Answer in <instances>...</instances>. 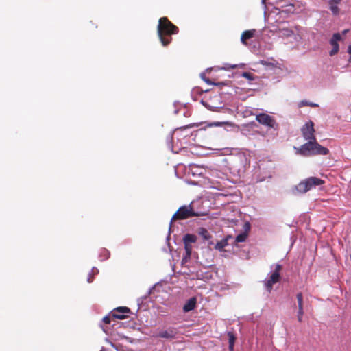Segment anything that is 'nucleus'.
I'll use <instances>...</instances> for the list:
<instances>
[{"instance_id":"12","label":"nucleus","mask_w":351,"mask_h":351,"mask_svg":"<svg viewBox=\"0 0 351 351\" xmlns=\"http://www.w3.org/2000/svg\"><path fill=\"white\" fill-rule=\"evenodd\" d=\"M177 335V330L175 328L170 327L167 330L160 331L158 337L164 339H173Z\"/></svg>"},{"instance_id":"8","label":"nucleus","mask_w":351,"mask_h":351,"mask_svg":"<svg viewBox=\"0 0 351 351\" xmlns=\"http://www.w3.org/2000/svg\"><path fill=\"white\" fill-rule=\"evenodd\" d=\"M308 141L307 143L301 145L300 147H294V149L297 150V153L300 154L302 156H308L311 154H313L315 141Z\"/></svg>"},{"instance_id":"7","label":"nucleus","mask_w":351,"mask_h":351,"mask_svg":"<svg viewBox=\"0 0 351 351\" xmlns=\"http://www.w3.org/2000/svg\"><path fill=\"white\" fill-rule=\"evenodd\" d=\"M222 125L221 122L219 121H213V122H203V123H191L180 128H178V129L180 130H185L188 128H192L193 127H199L201 126L199 128L200 130H205L207 128H211L214 126H221Z\"/></svg>"},{"instance_id":"32","label":"nucleus","mask_w":351,"mask_h":351,"mask_svg":"<svg viewBox=\"0 0 351 351\" xmlns=\"http://www.w3.org/2000/svg\"><path fill=\"white\" fill-rule=\"evenodd\" d=\"M303 314H304V310H303V308H302V309H298V321H299L300 322H302V320Z\"/></svg>"},{"instance_id":"36","label":"nucleus","mask_w":351,"mask_h":351,"mask_svg":"<svg viewBox=\"0 0 351 351\" xmlns=\"http://www.w3.org/2000/svg\"><path fill=\"white\" fill-rule=\"evenodd\" d=\"M92 271L94 272L95 274H96L99 273V269L97 267H93L92 268Z\"/></svg>"},{"instance_id":"10","label":"nucleus","mask_w":351,"mask_h":351,"mask_svg":"<svg viewBox=\"0 0 351 351\" xmlns=\"http://www.w3.org/2000/svg\"><path fill=\"white\" fill-rule=\"evenodd\" d=\"M341 39V36L340 35L339 33H335L332 35L331 39L330 40V44L332 47V49L329 52V55L330 56H333L334 55L337 53V52L339 51V46L338 44V41H339Z\"/></svg>"},{"instance_id":"23","label":"nucleus","mask_w":351,"mask_h":351,"mask_svg":"<svg viewBox=\"0 0 351 351\" xmlns=\"http://www.w3.org/2000/svg\"><path fill=\"white\" fill-rule=\"evenodd\" d=\"M248 234L247 232H241L234 239L235 242L241 243L245 241Z\"/></svg>"},{"instance_id":"13","label":"nucleus","mask_w":351,"mask_h":351,"mask_svg":"<svg viewBox=\"0 0 351 351\" xmlns=\"http://www.w3.org/2000/svg\"><path fill=\"white\" fill-rule=\"evenodd\" d=\"M184 254L183 255L181 263L182 265L186 264L190 259L192 254L193 247L191 244L184 243Z\"/></svg>"},{"instance_id":"40","label":"nucleus","mask_w":351,"mask_h":351,"mask_svg":"<svg viewBox=\"0 0 351 351\" xmlns=\"http://www.w3.org/2000/svg\"><path fill=\"white\" fill-rule=\"evenodd\" d=\"M175 114H178V110H176L175 112H174Z\"/></svg>"},{"instance_id":"21","label":"nucleus","mask_w":351,"mask_h":351,"mask_svg":"<svg viewBox=\"0 0 351 351\" xmlns=\"http://www.w3.org/2000/svg\"><path fill=\"white\" fill-rule=\"evenodd\" d=\"M109 257H110V252L107 249L102 248L99 250V258L101 261L107 260Z\"/></svg>"},{"instance_id":"37","label":"nucleus","mask_w":351,"mask_h":351,"mask_svg":"<svg viewBox=\"0 0 351 351\" xmlns=\"http://www.w3.org/2000/svg\"><path fill=\"white\" fill-rule=\"evenodd\" d=\"M234 345L228 344V350H229V351H234Z\"/></svg>"},{"instance_id":"2","label":"nucleus","mask_w":351,"mask_h":351,"mask_svg":"<svg viewBox=\"0 0 351 351\" xmlns=\"http://www.w3.org/2000/svg\"><path fill=\"white\" fill-rule=\"evenodd\" d=\"M199 216V213L195 212L192 208L191 203L189 205H184L180 206L178 210L172 216L169 222V234L167 237V241L169 240V235L171 232L173 221L176 219L183 220L192 217Z\"/></svg>"},{"instance_id":"4","label":"nucleus","mask_w":351,"mask_h":351,"mask_svg":"<svg viewBox=\"0 0 351 351\" xmlns=\"http://www.w3.org/2000/svg\"><path fill=\"white\" fill-rule=\"evenodd\" d=\"M256 120L261 124L267 126L269 128L278 131L279 128L278 123L270 115L265 113H260L256 117Z\"/></svg>"},{"instance_id":"25","label":"nucleus","mask_w":351,"mask_h":351,"mask_svg":"<svg viewBox=\"0 0 351 351\" xmlns=\"http://www.w3.org/2000/svg\"><path fill=\"white\" fill-rule=\"evenodd\" d=\"M227 335L228 337V344L234 345L237 337L234 332L232 331H228Z\"/></svg>"},{"instance_id":"5","label":"nucleus","mask_w":351,"mask_h":351,"mask_svg":"<svg viewBox=\"0 0 351 351\" xmlns=\"http://www.w3.org/2000/svg\"><path fill=\"white\" fill-rule=\"evenodd\" d=\"M301 132L306 140L315 141L314 124L312 121L306 122L301 128Z\"/></svg>"},{"instance_id":"6","label":"nucleus","mask_w":351,"mask_h":351,"mask_svg":"<svg viewBox=\"0 0 351 351\" xmlns=\"http://www.w3.org/2000/svg\"><path fill=\"white\" fill-rule=\"evenodd\" d=\"M281 269V265L279 264H277L276 265V269L271 274L269 279L266 280V282L265 283V288L267 291L270 292L273 285L278 282L280 279V270Z\"/></svg>"},{"instance_id":"3","label":"nucleus","mask_w":351,"mask_h":351,"mask_svg":"<svg viewBox=\"0 0 351 351\" xmlns=\"http://www.w3.org/2000/svg\"><path fill=\"white\" fill-rule=\"evenodd\" d=\"M324 181L316 177H309L302 180L298 184L293 186L292 192L293 194H304L310 191L313 187L319 186Z\"/></svg>"},{"instance_id":"24","label":"nucleus","mask_w":351,"mask_h":351,"mask_svg":"<svg viewBox=\"0 0 351 351\" xmlns=\"http://www.w3.org/2000/svg\"><path fill=\"white\" fill-rule=\"evenodd\" d=\"M298 106H299V107H302V106L317 107L318 104L313 103V102L308 101L307 100H302L299 103Z\"/></svg>"},{"instance_id":"27","label":"nucleus","mask_w":351,"mask_h":351,"mask_svg":"<svg viewBox=\"0 0 351 351\" xmlns=\"http://www.w3.org/2000/svg\"><path fill=\"white\" fill-rule=\"evenodd\" d=\"M297 300H298V309L303 308V306H302L303 296H302V293L300 292L297 294Z\"/></svg>"},{"instance_id":"18","label":"nucleus","mask_w":351,"mask_h":351,"mask_svg":"<svg viewBox=\"0 0 351 351\" xmlns=\"http://www.w3.org/2000/svg\"><path fill=\"white\" fill-rule=\"evenodd\" d=\"M328 152L329 150L328 148L322 146L315 141L313 154L326 155Z\"/></svg>"},{"instance_id":"33","label":"nucleus","mask_w":351,"mask_h":351,"mask_svg":"<svg viewBox=\"0 0 351 351\" xmlns=\"http://www.w3.org/2000/svg\"><path fill=\"white\" fill-rule=\"evenodd\" d=\"M172 140H173V133L169 134V136L167 138V143H168L169 145H170V144H171Z\"/></svg>"},{"instance_id":"30","label":"nucleus","mask_w":351,"mask_h":351,"mask_svg":"<svg viewBox=\"0 0 351 351\" xmlns=\"http://www.w3.org/2000/svg\"><path fill=\"white\" fill-rule=\"evenodd\" d=\"M111 318L112 317L111 314L110 313L109 315H107L105 317H104L102 320L106 324H110L111 322Z\"/></svg>"},{"instance_id":"1","label":"nucleus","mask_w":351,"mask_h":351,"mask_svg":"<svg viewBox=\"0 0 351 351\" xmlns=\"http://www.w3.org/2000/svg\"><path fill=\"white\" fill-rule=\"evenodd\" d=\"M157 33L162 45L167 46L171 42V36L178 33V28L167 17H162L158 21Z\"/></svg>"},{"instance_id":"42","label":"nucleus","mask_w":351,"mask_h":351,"mask_svg":"<svg viewBox=\"0 0 351 351\" xmlns=\"http://www.w3.org/2000/svg\"><path fill=\"white\" fill-rule=\"evenodd\" d=\"M348 32V30H344L343 34H346Z\"/></svg>"},{"instance_id":"39","label":"nucleus","mask_w":351,"mask_h":351,"mask_svg":"<svg viewBox=\"0 0 351 351\" xmlns=\"http://www.w3.org/2000/svg\"><path fill=\"white\" fill-rule=\"evenodd\" d=\"M87 281H88V282H91L93 281V279H92V278H91V274H90V273L88 274V277Z\"/></svg>"},{"instance_id":"35","label":"nucleus","mask_w":351,"mask_h":351,"mask_svg":"<svg viewBox=\"0 0 351 351\" xmlns=\"http://www.w3.org/2000/svg\"><path fill=\"white\" fill-rule=\"evenodd\" d=\"M348 52L350 55V57H349V62H351V44L348 46Z\"/></svg>"},{"instance_id":"16","label":"nucleus","mask_w":351,"mask_h":351,"mask_svg":"<svg viewBox=\"0 0 351 351\" xmlns=\"http://www.w3.org/2000/svg\"><path fill=\"white\" fill-rule=\"evenodd\" d=\"M197 234L202 237L204 241H208V245H213V242L210 241V239L212 238V236L208 231V230L205 228L201 227L197 230Z\"/></svg>"},{"instance_id":"17","label":"nucleus","mask_w":351,"mask_h":351,"mask_svg":"<svg viewBox=\"0 0 351 351\" xmlns=\"http://www.w3.org/2000/svg\"><path fill=\"white\" fill-rule=\"evenodd\" d=\"M256 32L255 29H250L244 31L241 36V42L242 44L247 45V40L252 38Z\"/></svg>"},{"instance_id":"9","label":"nucleus","mask_w":351,"mask_h":351,"mask_svg":"<svg viewBox=\"0 0 351 351\" xmlns=\"http://www.w3.org/2000/svg\"><path fill=\"white\" fill-rule=\"evenodd\" d=\"M130 313V309L129 308L125 306H120L112 311L110 314L113 319H124L128 317L125 314Z\"/></svg>"},{"instance_id":"15","label":"nucleus","mask_w":351,"mask_h":351,"mask_svg":"<svg viewBox=\"0 0 351 351\" xmlns=\"http://www.w3.org/2000/svg\"><path fill=\"white\" fill-rule=\"evenodd\" d=\"M341 0H329L328 5L329 9L332 12L334 16H337L339 13V8L338 7V4L341 3Z\"/></svg>"},{"instance_id":"20","label":"nucleus","mask_w":351,"mask_h":351,"mask_svg":"<svg viewBox=\"0 0 351 351\" xmlns=\"http://www.w3.org/2000/svg\"><path fill=\"white\" fill-rule=\"evenodd\" d=\"M197 240V237L195 234L186 233L183 237V243L192 244L195 243Z\"/></svg>"},{"instance_id":"28","label":"nucleus","mask_w":351,"mask_h":351,"mask_svg":"<svg viewBox=\"0 0 351 351\" xmlns=\"http://www.w3.org/2000/svg\"><path fill=\"white\" fill-rule=\"evenodd\" d=\"M241 75L249 80H254V75L250 72H243Z\"/></svg>"},{"instance_id":"29","label":"nucleus","mask_w":351,"mask_h":351,"mask_svg":"<svg viewBox=\"0 0 351 351\" xmlns=\"http://www.w3.org/2000/svg\"><path fill=\"white\" fill-rule=\"evenodd\" d=\"M250 227H251L250 223L249 221H245L243 226V228L244 230L243 232H247L248 234V232L250 230Z\"/></svg>"},{"instance_id":"38","label":"nucleus","mask_w":351,"mask_h":351,"mask_svg":"<svg viewBox=\"0 0 351 351\" xmlns=\"http://www.w3.org/2000/svg\"><path fill=\"white\" fill-rule=\"evenodd\" d=\"M200 77L204 81V80L207 79L206 77V75H205V73H201L200 74Z\"/></svg>"},{"instance_id":"26","label":"nucleus","mask_w":351,"mask_h":351,"mask_svg":"<svg viewBox=\"0 0 351 351\" xmlns=\"http://www.w3.org/2000/svg\"><path fill=\"white\" fill-rule=\"evenodd\" d=\"M202 90H201L199 87H195L191 90V97H193V100L195 101L197 100V98L195 97V95L202 94Z\"/></svg>"},{"instance_id":"19","label":"nucleus","mask_w":351,"mask_h":351,"mask_svg":"<svg viewBox=\"0 0 351 351\" xmlns=\"http://www.w3.org/2000/svg\"><path fill=\"white\" fill-rule=\"evenodd\" d=\"M232 239L233 237L230 235L226 237L216 243L215 248L219 251H221L225 247L228 245V241Z\"/></svg>"},{"instance_id":"41","label":"nucleus","mask_w":351,"mask_h":351,"mask_svg":"<svg viewBox=\"0 0 351 351\" xmlns=\"http://www.w3.org/2000/svg\"><path fill=\"white\" fill-rule=\"evenodd\" d=\"M171 152H173V153L175 152L173 151V147H172V146L171 147Z\"/></svg>"},{"instance_id":"22","label":"nucleus","mask_w":351,"mask_h":351,"mask_svg":"<svg viewBox=\"0 0 351 351\" xmlns=\"http://www.w3.org/2000/svg\"><path fill=\"white\" fill-rule=\"evenodd\" d=\"M154 285L153 287H152L151 288H149V290L147 291V293H146L145 295H143V296H142V297H140V298H138L137 299V304H138V306H140L143 304V301H144L145 300H146V299L148 298V296L151 294V293H152V289H154ZM140 308V307H138V308Z\"/></svg>"},{"instance_id":"11","label":"nucleus","mask_w":351,"mask_h":351,"mask_svg":"<svg viewBox=\"0 0 351 351\" xmlns=\"http://www.w3.org/2000/svg\"><path fill=\"white\" fill-rule=\"evenodd\" d=\"M205 169L197 165L191 164L189 166L188 174L191 175L193 177H201L203 178L205 173Z\"/></svg>"},{"instance_id":"14","label":"nucleus","mask_w":351,"mask_h":351,"mask_svg":"<svg viewBox=\"0 0 351 351\" xmlns=\"http://www.w3.org/2000/svg\"><path fill=\"white\" fill-rule=\"evenodd\" d=\"M196 304H197V298L195 297L191 298L184 304L183 311L184 313H188L191 311H193L196 307Z\"/></svg>"},{"instance_id":"31","label":"nucleus","mask_w":351,"mask_h":351,"mask_svg":"<svg viewBox=\"0 0 351 351\" xmlns=\"http://www.w3.org/2000/svg\"><path fill=\"white\" fill-rule=\"evenodd\" d=\"M204 82L207 84H209V85H211V84H213V85H215V86H219L221 84H223V82H217V83H215V82H213L210 79L207 78L206 80H204Z\"/></svg>"},{"instance_id":"34","label":"nucleus","mask_w":351,"mask_h":351,"mask_svg":"<svg viewBox=\"0 0 351 351\" xmlns=\"http://www.w3.org/2000/svg\"><path fill=\"white\" fill-rule=\"evenodd\" d=\"M186 182L189 184L193 185V186H196V185L199 184L198 182L195 181V180H189Z\"/></svg>"}]
</instances>
